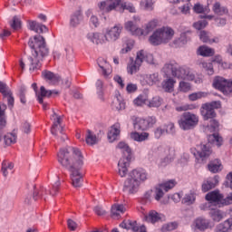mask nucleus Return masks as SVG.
<instances>
[{
  "mask_svg": "<svg viewBox=\"0 0 232 232\" xmlns=\"http://www.w3.org/2000/svg\"><path fill=\"white\" fill-rule=\"evenodd\" d=\"M14 169V163L10 161H3L2 163V172L4 177H8V173Z\"/></svg>",
  "mask_w": 232,
  "mask_h": 232,
  "instance_id": "49",
  "label": "nucleus"
},
{
  "mask_svg": "<svg viewBox=\"0 0 232 232\" xmlns=\"http://www.w3.org/2000/svg\"><path fill=\"white\" fill-rule=\"evenodd\" d=\"M211 153H213V150L209 147V144H200L197 146L196 152H193V155L194 157L198 155L200 160H206Z\"/></svg>",
  "mask_w": 232,
  "mask_h": 232,
  "instance_id": "16",
  "label": "nucleus"
},
{
  "mask_svg": "<svg viewBox=\"0 0 232 232\" xmlns=\"http://www.w3.org/2000/svg\"><path fill=\"white\" fill-rule=\"evenodd\" d=\"M221 104L220 102H212L210 103H204L201 107V115L204 121H209V119H215L217 112L215 110H218Z\"/></svg>",
  "mask_w": 232,
  "mask_h": 232,
  "instance_id": "10",
  "label": "nucleus"
},
{
  "mask_svg": "<svg viewBox=\"0 0 232 232\" xmlns=\"http://www.w3.org/2000/svg\"><path fill=\"white\" fill-rule=\"evenodd\" d=\"M111 108L114 111H121L126 109V103L124 102V100L121 94H116L111 102Z\"/></svg>",
  "mask_w": 232,
  "mask_h": 232,
  "instance_id": "24",
  "label": "nucleus"
},
{
  "mask_svg": "<svg viewBox=\"0 0 232 232\" xmlns=\"http://www.w3.org/2000/svg\"><path fill=\"white\" fill-rule=\"evenodd\" d=\"M125 30L130 32L132 35H142L144 34V29L139 28L132 21L125 23Z\"/></svg>",
  "mask_w": 232,
  "mask_h": 232,
  "instance_id": "26",
  "label": "nucleus"
},
{
  "mask_svg": "<svg viewBox=\"0 0 232 232\" xmlns=\"http://www.w3.org/2000/svg\"><path fill=\"white\" fill-rule=\"evenodd\" d=\"M213 86L216 90L222 92L224 95H229V93H232V80H227L224 77L217 76L213 81Z\"/></svg>",
  "mask_w": 232,
  "mask_h": 232,
  "instance_id": "11",
  "label": "nucleus"
},
{
  "mask_svg": "<svg viewBox=\"0 0 232 232\" xmlns=\"http://www.w3.org/2000/svg\"><path fill=\"white\" fill-rule=\"evenodd\" d=\"M195 227L199 231H206L209 227V220L204 218H198L194 222Z\"/></svg>",
  "mask_w": 232,
  "mask_h": 232,
  "instance_id": "35",
  "label": "nucleus"
},
{
  "mask_svg": "<svg viewBox=\"0 0 232 232\" xmlns=\"http://www.w3.org/2000/svg\"><path fill=\"white\" fill-rule=\"evenodd\" d=\"M117 148L121 150L122 157L118 162V173L120 177H126L128 175V168L131 162V149L125 142L121 141Z\"/></svg>",
  "mask_w": 232,
  "mask_h": 232,
  "instance_id": "4",
  "label": "nucleus"
},
{
  "mask_svg": "<svg viewBox=\"0 0 232 232\" xmlns=\"http://www.w3.org/2000/svg\"><path fill=\"white\" fill-rule=\"evenodd\" d=\"M144 53V59L143 61H146L148 64H153L154 66H157V63H155V59L153 58V54L147 53L146 51L143 50Z\"/></svg>",
  "mask_w": 232,
  "mask_h": 232,
  "instance_id": "60",
  "label": "nucleus"
},
{
  "mask_svg": "<svg viewBox=\"0 0 232 232\" xmlns=\"http://www.w3.org/2000/svg\"><path fill=\"white\" fill-rule=\"evenodd\" d=\"M208 169L210 173H218L222 171V162L218 159L211 160L208 164Z\"/></svg>",
  "mask_w": 232,
  "mask_h": 232,
  "instance_id": "31",
  "label": "nucleus"
},
{
  "mask_svg": "<svg viewBox=\"0 0 232 232\" xmlns=\"http://www.w3.org/2000/svg\"><path fill=\"white\" fill-rule=\"evenodd\" d=\"M10 26L14 30H21V19H19L17 16H14L10 22Z\"/></svg>",
  "mask_w": 232,
  "mask_h": 232,
  "instance_id": "59",
  "label": "nucleus"
},
{
  "mask_svg": "<svg viewBox=\"0 0 232 232\" xmlns=\"http://www.w3.org/2000/svg\"><path fill=\"white\" fill-rule=\"evenodd\" d=\"M122 28V24H116L112 27L106 28L103 35L105 43H117L121 39Z\"/></svg>",
  "mask_w": 232,
  "mask_h": 232,
  "instance_id": "9",
  "label": "nucleus"
},
{
  "mask_svg": "<svg viewBox=\"0 0 232 232\" xmlns=\"http://www.w3.org/2000/svg\"><path fill=\"white\" fill-rule=\"evenodd\" d=\"M174 229H177L176 222L168 223V224L163 225V227H162V231H173Z\"/></svg>",
  "mask_w": 232,
  "mask_h": 232,
  "instance_id": "64",
  "label": "nucleus"
},
{
  "mask_svg": "<svg viewBox=\"0 0 232 232\" xmlns=\"http://www.w3.org/2000/svg\"><path fill=\"white\" fill-rule=\"evenodd\" d=\"M209 216L214 222H220V220H223L224 217H226V213L220 209H211Z\"/></svg>",
  "mask_w": 232,
  "mask_h": 232,
  "instance_id": "39",
  "label": "nucleus"
},
{
  "mask_svg": "<svg viewBox=\"0 0 232 232\" xmlns=\"http://www.w3.org/2000/svg\"><path fill=\"white\" fill-rule=\"evenodd\" d=\"M144 50H140L137 53L136 60L131 62L127 67L128 73L133 75V73H137V72H139L142 63H144Z\"/></svg>",
  "mask_w": 232,
  "mask_h": 232,
  "instance_id": "13",
  "label": "nucleus"
},
{
  "mask_svg": "<svg viewBox=\"0 0 232 232\" xmlns=\"http://www.w3.org/2000/svg\"><path fill=\"white\" fill-rule=\"evenodd\" d=\"M42 75L48 81L49 84H59L61 82V76L50 71L43 72Z\"/></svg>",
  "mask_w": 232,
  "mask_h": 232,
  "instance_id": "25",
  "label": "nucleus"
},
{
  "mask_svg": "<svg viewBox=\"0 0 232 232\" xmlns=\"http://www.w3.org/2000/svg\"><path fill=\"white\" fill-rule=\"evenodd\" d=\"M147 222H150L151 224H155L157 222H160L162 220V214L151 210L149 212V215L145 217Z\"/></svg>",
  "mask_w": 232,
  "mask_h": 232,
  "instance_id": "34",
  "label": "nucleus"
},
{
  "mask_svg": "<svg viewBox=\"0 0 232 232\" xmlns=\"http://www.w3.org/2000/svg\"><path fill=\"white\" fill-rule=\"evenodd\" d=\"M177 68H179V63H177V62H169L164 64L161 72L164 73V75H166V77H169V75L175 77L177 73Z\"/></svg>",
  "mask_w": 232,
  "mask_h": 232,
  "instance_id": "21",
  "label": "nucleus"
},
{
  "mask_svg": "<svg viewBox=\"0 0 232 232\" xmlns=\"http://www.w3.org/2000/svg\"><path fill=\"white\" fill-rule=\"evenodd\" d=\"M5 146H12L17 142V135L14 132L7 133L4 136Z\"/></svg>",
  "mask_w": 232,
  "mask_h": 232,
  "instance_id": "43",
  "label": "nucleus"
},
{
  "mask_svg": "<svg viewBox=\"0 0 232 232\" xmlns=\"http://www.w3.org/2000/svg\"><path fill=\"white\" fill-rule=\"evenodd\" d=\"M197 106L193 104H185L176 107V111H188L189 110H195Z\"/></svg>",
  "mask_w": 232,
  "mask_h": 232,
  "instance_id": "61",
  "label": "nucleus"
},
{
  "mask_svg": "<svg viewBox=\"0 0 232 232\" xmlns=\"http://www.w3.org/2000/svg\"><path fill=\"white\" fill-rule=\"evenodd\" d=\"M6 110V104L0 105V141L3 140V130L6 126V120L5 119V111Z\"/></svg>",
  "mask_w": 232,
  "mask_h": 232,
  "instance_id": "32",
  "label": "nucleus"
},
{
  "mask_svg": "<svg viewBox=\"0 0 232 232\" xmlns=\"http://www.w3.org/2000/svg\"><path fill=\"white\" fill-rule=\"evenodd\" d=\"M146 101H148V96L146 94H140L133 101V102L135 106H144Z\"/></svg>",
  "mask_w": 232,
  "mask_h": 232,
  "instance_id": "57",
  "label": "nucleus"
},
{
  "mask_svg": "<svg viewBox=\"0 0 232 232\" xmlns=\"http://www.w3.org/2000/svg\"><path fill=\"white\" fill-rule=\"evenodd\" d=\"M98 66L101 68L103 77L110 79V75H111V65L105 59L99 58Z\"/></svg>",
  "mask_w": 232,
  "mask_h": 232,
  "instance_id": "23",
  "label": "nucleus"
},
{
  "mask_svg": "<svg viewBox=\"0 0 232 232\" xmlns=\"http://www.w3.org/2000/svg\"><path fill=\"white\" fill-rule=\"evenodd\" d=\"M208 95H209V93L206 92H194L192 94L188 95V99L189 101H198V99H203L204 97H208Z\"/></svg>",
  "mask_w": 232,
  "mask_h": 232,
  "instance_id": "54",
  "label": "nucleus"
},
{
  "mask_svg": "<svg viewBox=\"0 0 232 232\" xmlns=\"http://www.w3.org/2000/svg\"><path fill=\"white\" fill-rule=\"evenodd\" d=\"M0 93H2L4 99H7L8 108L12 110L14 102V96H12L10 87H8V85L3 82H0Z\"/></svg>",
  "mask_w": 232,
  "mask_h": 232,
  "instance_id": "17",
  "label": "nucleus"
},
{
  "mask_svg": "<svg viewBox=\"0 0 232 232\" xmlns=\"http://www.w3.org/2000/svg\"><path fill=\"white\" fill-rule=\"evenodd\" d=\"M175 82H177L173 78H167L161 83L162 90H164V92L167 93H172V92L175 90Z\"/></svg>",
  "mask_w": 232,
  "mask_h": 232,
  "instance_id": "30",
  "label": "nucleus"
},
{
  "mask_svg": "<svg viewBox=\"0 0 232 232\" xmlns=\"http://www.w3.org/2000/svg\"><path fill=\"white\" fill-rule=\"evenodd\" d=\"M29 30H32V32H35L36 34H44V32H48V27L43 24L37 23L36 21H30Z\"/></svg>",
  "mask_w": 232,
  "mask_h": 232,
  "instance_id": "27",
  "label": "nucleus"
},
{
  "mask_svg": "<svg viewBox=\"0 0 232 232\" xmlns=\"http://www.w3.org/2000/svg\"><path fill=\"white\" fill-rule=\"evenodd\" d=\"M208 140L210 144H216V146L218 147L222 146V137L218 136L217 133L208 135Z\"/></svg>",
  "mask_w": 232,
  "mask_h": 232,
  "instance_id": "48",
  "label": "nucleus"
},
{
  "mask_svg": "<svg viewBox=\"0 0 232 232\" xmlns=\"http://www.w3.org/2000/svg\"><path fill=\"white\" fill-rule=\"evenodd\" d=\"M44 193H46V188H40V189L35 188L32 194H26L24 197V204L30 205L34 200H39V198H43L44 197Z\"/></svg>",
  "mask_w": 232,
  "mask_h": 232,
  "instance_id": "18",
  "label": "nucleus"
},
{
  "mask_svg": "<svg viewBox=\"0 0 232 232\" xmlns=\"http://www.w3.org/2000/svg\"><path fill=\"white\" fill-rule=\"evenodd\" d=\"M158 23L159 22L157 20H151L150 22H149L146 24L145 29H143L142 35H148V34H150V32H153V30H155V28H157Z\"/></svg>",
  "mask_w": 232,
  "mask_h": 232,
  "instance_id": "50",
  "label": "nucleus"
},
{
  "mask_svg": "<svg viewBox=\"0 0 232 232\" xmlns=\"http://www.w3.org/2000/svg\"><path fill=\"white\" fill-rule=\"evenodd\" d=\"M124 0H105L101 2L98 6L103 14H110L113 10L117 9V6H121L122 10H128L130 14H135L137 11L135 5L130 2L122 3Z\"/></svg>",
  "mask_w": 232,
  "mask_h": 232,
  "instance_id": "5",
  "label": "nucleus"
},
{
  "mask_svg": "<svg viewBox=\"0 0 232 232\" xmlns=\"http://www.w3.org/2000/svg\"><path fill=\"white\" fill-rule=\"evenodd\" d=\"M163 100L160 96L153 97L149 102V108H160L162 105Z\"/></svg>",
  "mask_w": 232,
  "mask_h": 232,
  "instance_id": "53",
  "label": "nucleus"
},
{
  "mask_svg": "<svg viewBox=\"0 0 232 232\" xmlns=\"http://www.w3.org/2000/svg\"><path fill=\"white\" fill-rule=\"evenodd\" d=\"M174 77L183 79L184 81H195V73H193V71H191L189 67L179 66V64Z\"/></svg>",
  "mask_w": 232,
  "mask_h": 232,
  "instance_id": "15",
  "label": "nucleus"
},
{
  "mask_svg": "<svg viewBox=\"0 0 232 232\" xmlns=\"http://www.w3.org/2000/svg\"><path fill=\"white\" fill-rule=\"evenodd\" d=\"M198 124V116L189 111L184 112L179 120V125L181 130H193Z\"/></svg>",
  "mask_w": 232,
  "mask_h": 232,
  "instance_id": "8",
  "label": "nucleus"
},
{
  "mask_svg": "<svg viewBox=\"0 0 232 232\" xmlns=\"http://www.w3.org/2000/svg\"><path fill=\"white\" fill-rule=\"evenodd\" d=\"M211 33L208 31H200L199 39L202 43H207L208 44H213V43H218V37L211 38Z\"/></svg>",
  "mask_w": 232,
  "mask_h": 232,
  "instance_id": "28",
  "label": "nucleus"
},
{
  "mask_svg": "<svg viewBox=\"0 0 232 232\" xmlns=\"http://www.w3.org/2000/svg\"><path fill=\"white\" fill-rule=\"evenodd\" d=\"M165 133H168V135H175V124L170 122L165 125Z\"/></svg>",
  "mask_w": 232,
  "mask_h": 232,
  "instance_id": "63",
  "label": "nucleus"
},
{
  "mask_svg": "<svg viewBox=\"0 0 232 232\" xmlns=\"http://www.w3.org/2000/svg\"><path fill=\"white\" fill-rule=\"evenodd\" d=\"M198 54L202 57H213L215 55V49L202 45L198 49Z\"/></svg>",
  "mask_w": 232,
  "mask_h": 232,
  "instance_id": "40",
  "label": "nucleus"
},
{
  "mask_svg": "<svg viewBox=\"0 0 232 232\" xmlns=\"http://www.w3.org/2000/svg\"><path fill=\"white\" fill-rule=\"evenodd\" d=\"M150 137V133L148 132H132L130 133V139L132 140H135L136 142H144V140H148Z\"/></svg>",
  "mask_w": 232,
  "mask_h": 232,
  "instance_id": "41",
  "label": "nucleus"
},
{
  "mask_svg": "<svg viewBox=\"0 0 232 232\" xmlns=\"http://www.w3.org/2000/svg\"><path fill=\"white\" fill-rule=\"evenodd\" d=\"M157 122V119L153 116L148 117L147 119H137L134 123L135 130H141V131H145L146 130H150V128H153V125Z\"/></svg>",
  "mask_w": 232,
  "mask_h": 232,
  "instance_id": "14",
  "label": "nucleus"
},
{
  "mask_svg": "<svg viewBox=\"0 0 232 232\" xmlns=\"http://www.w3.org/2000/svg\"><path fill=\"white\" fill-rule=\"evenodd\" d=\"M148 180V173L142 169H133L129 174V179H127L123 185V191L133 195L139 191L140 182Z\"/></svg>",
  "mask_w": 232,
  "mask_h": 232,
  "instance_id": "3",
  "label": "nucleus"
},
{
  "mask_svg": "<svg viewBox=\"0 0 232 232\" xmlns=\"http://www.w3.org/2000/svg\"><path fill=\"white\" fill-rule=\"evenodd\" d=\"M218 232H231L232 231V218L225 220L217 226Z\"/></svg>",
  "mask_w": 232,
  "mask_h": 232,
  "instance_id": "33",
  "label": "nucleus"
},
{
  "mask_svg": "<svg viewBox=\"0 0 232 232\" xmlns=\"http://www.w3.org/2000/svg\"><path fill=\"white\" fill-rule=\"evenodd\" d=\"M195 200H197V197L195 196V193L190 192L184 196L181 202L182 204H185V206H191V204H195Z\"/></svg>",
  "mask_w": 232,
  "mask_h": 232,
  "instance_id": "46",
  "label": "nucleus"
},
{
  "mask_svg": "<svg viewBox=\"0 0 232 232\" xmlns=\"http://www.w3.org/2000/svg\"><path fill=\"white\" fill-rule=\"evenodd\" d=\"M51 119H53V124L51 129L52 135H54L56 139H60L61 142H64V140L68 139V136L66 133H64V129L61 125L63 122V117L59 116L55 111L53 110V115Z\"/></svg>",
  "mask_w": 232,
  "mask_h": 232,
  "instance_id": "7",
  "label": "nucleus"
},
{
  "mask_svg": "<svg viewBox=\"0 0 232 232\" xmlns=\"http://www.w3.org/2000/svg\"><path fill=\"white\" fill-rule=\"evenodd\" d=\"M28 44L32 48V56L28 57V65L30 72H37L41 70V61L46 57L49 53L48 47H46V42L42 35H35L34 40H29Z\"/></svg>",
  "mask_w": 232,
  "mask_h": 232,
  "instance_id": "2",
  "label": "nucleus"
},
{
  "mask_svg": "<svg viewBox=\"0 0 232 232\" xmlns=\"http://www.w3.org/2000/svg\"><path fill=\"white\" fill-rule=\"evenodd\" d=\"M188 33H182L180 35V38L175 39L172 42L171 46H173L174 48H179V46H180L181 44H184L188 40H186V34Z\"/></svg>",
  "mask_w": 232,
  "mask_h": 232,
  "instance_id": "55",
  "label": "nucleus"
},
{
  "mask_svg": "<svg viewBox=\"0 0 232 232\" xmlns=\"http://www.w3.org/2000/svg\"><path fill=\"white\" fill-rule=\"evenodd\" d=\"M193 26H194V28H196V30H202L204 28H206V26H208V21L200 20L198 22L194 23Z\"/></svg>",
  "mask_w": 232,
  "mask_h": 232,
  "instance_id": "62",
  "label": "nucleus"
},
{
  "mask_svg": "<svg viewBox=\"0 0 232 232\" xmlns=\"http://www.w3.org/2000/svg\"><path fill=\"white\" fill-rule=\"evenodd\" d=\"M119 135H121V130L113 126L108 132L109 142H114V140H117V137H119Z\"/></svg>",
  "mask_w": 232,
  "mask_h": 232,
  "instance_id": "47",
  "label": "nucleus"
},
{
  "mask_svg": "<svg viewBox=\"0 0 232 232\" xmlns=\"http://www.w3.org/2000/svg\"><path fill=\"white\" fill-rule=\"evenodd\" d=\"M159 150L160 151H163L165 153V155L167 157H169V159H171L172 157L175 156V150L169 148V147H167V146H160L159 147Z\"/></svg>",
  "mask_w": 232,
  "mask_h": 232,
  "instance_id": "56",
  "label": "nucleus"
},
{
  "mask_svg": "<svg viewBox=\"0 0 232 232\" xmlns=\"http://www.w3.org/2000/svg\"><path fill=\"white\" fill-rule=\"evenodd\" d=\"M199 68H203L205 72H207L208 75H213L215 73V71L213 69V63H207L205 61H200L198 63Z\"/></svg>",
  "mask_w": 232,
  "mask_h": 232,
  "instance_id": "45",
  "label": "nucleus"
},
{
  "mask_svg": "<svg viewBox=\"0 0 232 232\" xmlns=\"http://www.w3.org/2000/svg\"><path fill=\"white\" fill-rule=\"evenodd\" d=\"M177 182L175 180L170 179L169 181L163 182L159 184L158 186L155 187V196L154 198L159 202L162 197H164L165 193H168L169 189H173L174 186H176Z\"/></svg>",
  "mask_w": 232,
  "mask_h": 232,
  "instance_id": "12",
  "label": "nucleus"
},
{
  "mask_svg": "<svg viewBox=\"0 0 232 232\" xmlns=\"http://www.w3.org/2000/svg\"><path fill=\"white\" fill-rule=\"evenodd\" d=\"M189 2L190 0H176L175 3H183V5L179 7L181 14L185 15L189 14Z\"/></svg>",
  "mask_w": 232,
  "mask_h": 232,
  "instance_id": "52",
  "label": "nucleus"
},
{
  "mask_svg": "<svg viewBox=\"0 0 232 232\" xmlns=\"http://www.w3.org/2000/svg\"><path fill=\"white\" fill-rule=\"evenodd\" d=\"M175 31L171 27H161L150 36L149 41L152 46L168 44V43L173 39Z\"/></svg>",
  "mask_w": 232,
  "mask_h": 232,
  "instance_id": "6",
  "label": "nucleus"
},
{
  "mask_svg": "<svg viewBox=\"0 0 232 232\" xmlns=\"http://www.w3.org/2000/svg\"><path fill=\"white\" fill-rule=\"evenodd\" d=\"M125 211L126 208L124 207V205L114 204L111 209V217L117 218L118 217H121V215H122V213H124Z\"/></svg>",
  "mask_w": 232,
  "mask_h": 232,
  "instance_id": "38",
  "label": "nucleus"
},
{
  "mask_svg": "<svg viewBox=\"0 0 232 232\" xmlns=\"http://www.w3.org/2000/svg\"><path fill=\"white\" fill-rule=\"evenodd\" d=\"M88 41H91L93 44H104L106 41L102 38V34L100 33H89L86 35Z\"/></svg>",
  "mask_w": 232,
  "mask_h": 232,
  "instance_id": "29",
  "label": "nucleus"
},
{
  "mask_svg": "<svg viewBox=\"0 0 232 232\" xmlns=\"http://www.w3.org/2000/svg\"><path fill=\"white\" fill-rule=\"evenodd\" d=\"M222 198H224V194L220 193V190L216 189L212 190L206 194L205 199L207 202L210 204H221L222 205Z\"/></svg>",
  "mask_w": 232,
  "mask_h": 232,
  "instance_id": "19",
  "label": "nucleus"
},
{
  "mask_svg": "<svg viewBox=\"0 0 232 232\" xmlns=\"http://www.w3.org/2000/svg\"><path fill=\"white\" fill-rule=\"evenodd\" d=\"M37 101L40 104H43L44 97L50 99L52 97V90H46L44 86L40 87V92H36Z\"/></svg>",
  "mask_w": 232,
  "mask_h": 232,
  "instance_id": "36",
  "label": "nucleus"
},
{
  "mask_svg": "<svg viewBox=\"0 0 232 232\" xmlns=\"http://www.w3.org/2000/svg\"><path fill=\"white\" fill-rule=\"evenodd\" d=\"M120 227H122L123 229H131V231L134 232H146V227L141 226L139 227L137 221H123L120 224Z\"/></svg>",
  "mask_w": 232,
  "mask_h": 232,
  "instance_id": "22",
  "label": "nucleus"
},
{
  "mask_svg": "<svg viewBox=\"0 0 232 232\" xmlns=\"http://www.w3.org/2000/svg\"><path fill=\"white\" fill-rule=\"evenodd\" d=\"M86 144L89 146H95L99 142V138L92 130H88L85 137Z\"/></svg>",
  "mask_w": 232,
  "mask_h": 232,
  "instance_id": "42",
  "label": "nucleus"
},
{
  "mask_svg": "<svg viewBox=\"0 0 232 232\" xmlns=\"http://www.w3.org/2000/svg\"><path fill=\"white\" fill-rule=\"evenodd\" d=\"M155 2L153 0H141L140 8L146 12H153Z\"/></svg>",
  "mask_w": 232,
  "mask_h": 232,
  "instance_id": "44",
  "label": "nucleus"
},
{
  "mask_svg": "<svg viewBox=\"0 0 232 232\" xmlns=\"http://www.w3.org/2000/svg\"><path fill=\"white\" fill-rule=\"evenodd\" d=\"M82 21V13L81 11H76L70 19V26L72 28H75L81 24V22Z\"/></svg>",
  "mask_w": 232,
  "mask_h": 232,
  "instance_id": "37",
  "label": "nucleus"
},
{
  "mask_svg": "<svg viewBox=\"0 0 232 232\" xmlns=\"http://www.w3.org/2000/svg\"><path fill=\"white\" fill-rule=\"evenodd\" d=\"M58 162L70 171L71 180L73 188H81L82 186V154L79 149L67 147L61 149L57 154Z\"/></svg>",
  "mask_w": 232,
  "mask_h": 232,
  "instance_id": "1",
  "label": "nucleus"
},
{
  "mask_svg": "<svg viewBox=\"0 0 232 232\" xmlns=\"http://www.w3.org/2000/svg\"><path fill=\"white\" fill-rule=\"evenodd\" d=\"M213 12L217 14V15H226L227 14V8L220 6V3L217 2L214 4Z\"/></svg>",
  "mask_w": 232,
  "mask_h": 232,
  "instance_id": "51",
  "label": "nucleus"
},
{
  "mask_svg": "<svg viewBox=\"0 0 232 232\" xmlns=\"http://www.w3.org/2000/svg\"><path fill=\"white\" fill-rule=\"evenodd\" d=\"M217 186H218V176H214L213 178H208L203 181L201 189L203 193H208V191L215 189Z\"/></svg>",
  "mask_w": 232,
  "mask_h": 232,
  "instance_id": "20",
  "label": "nucleus"
},
{
  "mask_svg": "<svg viewBox=\"0 0 232 232\" xmlns=\"http://www.w3.org/2000/svg\"><path fill=\"white\" fill-rule=\"evenodd\" d=\"M146 79L149 84H156V82H159V81H160V79L159 78V72L149 74L147 75Z\"/></svg>",
  "mask_w": 232,
  "mask_h": 232,
  "instance_id": "58",
  "label": "nucleus"
}]
</instances>
